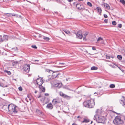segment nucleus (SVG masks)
Instances as JSON below:
<instances>
[{
	"label": "nucleus",
	"mask_w": 125,
	"mask_h": 125,
	"mask_svg": "<svg viewBox=\"0 0 125 125\" xmlns=\"http://www.w3.org/2000/svg\"><path fill=\"white\" fill-rule=\"evenodd\" d=\"M46 72H48L50 74H52V76L48 75L44 78V80L47 82L49 81L52 80L53 79L58 78L59 77L58 75L60 74L58 72V71H53L51 70L47 69L46 70Z\"/></svg>",
	"instance_id": "1"
},
{
	"label": "nucleus",
	"mask_w": 125,
	"mask_h": 125,
	"mask_svg": "<svg viewBox=\"0 0 125 125\" xmlns=\"http://www.w3.org/2000/svg\"><path fill=\"white\" fill-rule=\"evenodd\" d=\"M99 109H97L96 111V114L93 118L94 120H96L98 123H101L103 124L105 123L106 120V118L103 116H99V115L101 114V113L100 112Z\"/></svg>",
	"instance_id": "2"
},
{
	"label": "nucleus",
	"mask_w": 125,
	"mask_h": 125,
	"mask_svg": "<svg viewBox=\"0 0 125 125\" xmlns=\"http://www.w3.org/2000/svg\"><path fill=\"white\" fill-rule=\"evenodd\" d=\"M95 99L91 98L90 100L85 101L83 103V105L85 107L92 108L95 105Z\"/></svg>",
	"instance_id": "3"
},
{
	"label": "nucleus",
	"mask_w": 125,
	"mask_h": 125,
	"mask_svg": "<svg viewBox=\"0 0 125 125\" xmlns=\"http://www.w3.org/2000/svg\"><path fill=\"white\" fill-rule=\"evenodd\" d=\"M7 107L11 115L12 116L15 115L16 113V106L13 104H11L9 105L8 106L6 105H4L3 107Z\"/></svg>",
	"instance_id": "4"
},
{
	"label": "nucleus",
	"mask_w": 125,
	"mask_h": 125,
	"mask_svg": "<svg viewBox=\"0 0 125 125\" xmlns=\"http://www.w3.org/2000/svg\"><path fill=\"white\" fill-rule=\"evenodd\" d=\"M88 34V32H84L83 33L82 35L81 31H78L77 33H76V34L77 38L81 39L83 37V40L86 41V37Z\"/></svg>",
	"instance_id": "5"
},
{
	"label": "nucleus",
	"mask_w": 125,
	"mask_h": 125,
	"mask_svg": "<svg viewBox=\"0 0 125 125\" xmlns=\"http://www.w3.org/2000/svg\"><path fill=\"white\" fill-rule=\"evenodd\" d=\"M113 123L116 125H120L123 124L124 121L121 119L119 116L116 117L113 121Z\"/></svg>",
	"instance_id": "6"
},
{
	"label": "nucleus",
	"mask_w": 125,
	"mask_h": 125,
	"mask_svg": "<svg viewBox=\"0 0 125 125\" xmlns=\"http://www.w3.org/2000/svg\"><path fill=\"white\" fill-rule=\"evenodd\" d=\"M0 43L2 42L3 41H7L8 40V36L6 35H4L2 38L1 36H0Z\"/></svg>",
	"instance_id": "7"
},
{
	"label": "nucleus",
	"mask_w": 125,
	"mask_h": 125,
	"mask_svg": "<svg viewBox=\"0 0 125 125\" xmlns=\"http://www.w3.org/2000/svg\"><path fill=\"white\" fill-rule=\"evenodd\" d=\"M36 82L37 84L39 85V86L41 85L43 83V81L42 78L37 79Z\"/></svg>",
	"instance_id": "8"
},
{
	"label": "nucleus",
	"mask_w": 125,
	"mask_h": 125,
	"mask_svg": "<svg viewBox=\"0 0 125 125\" xmlns=\"http://www.w3.org/2000/svg\"><path fill=\"white\" fill-rule=\"evenodd\" d=\"M30 65L28 64H25L23 67V69L24 71L27 73H28L30 71Z\"/></svg>",
	"instance_id": "9"
},
{
	"label": "nucleus",
	"mask_w": 125,
	"mask_h": 125,
	"mask_svg": "<svg viewBox=\"0 0 125 125\" xmlns=\"http://www.w3.org/2000/svg\"><path fill=\"white\" fill-rule=\"evenodd\" d=\"M59 94L61 96L63 97L64 98L69 99L70 98V97L67 95L64 94L62 92H59Z\"/></svg>",
	"instance_id": "10"
},
{
	"label": "nucleus",
	"mask_w": 125,
	"mask_h": 125,
	"mask_svg": "<svg viewBox=\"0 0 125 125\" xmlns=\"http://www.w3.org/2000/svg\"><path fill=\"white\" fill-rule=\"evenodd\" d=\"M61 100L59 98H57L56 99H53L52 101V104L54 105H55L59 103L60 102Z\"/></svg>",
	"instance_id": "11"
},
{
	"label": "nucleus",
	"mask_w": 125,
	"mask_h": 125,
	"mask_svg": "<svg viewBox=\"0 0 125 125\" xmlns=\"http://www.w3.org/2000/svg\"><path fill=\"white\" fill-rule=\"evenodd\" d=\"M54 86L58 88H60L62 86V83L60 82L56 83L54 84Z\"/></svg>",
	"instance_id": "12"
},
{
	"label": "nucleus",
	"mask_w": 125,
	"mask_h": 125,
	"mask_svg": "<svg viewBox=\"0 0 125 125\" xmlns=\"http://www.w3.org/2000/svg\"><path fill=\"white\" fill-rule=\"evenodd\" d=\"M53 107V106L52 104L51 103L48 104L46 107V108L49 109H52Z\"/></svg>",
	"instance_id": "13"
},
{
	"label": "nucleus",
	"mask_w": 125,
	"mask_h": 125,
	"mask_svg": "<svg viewBox=\"0 0 125 125\" xmlns=\"http://www.w3.org/2000/svg\"><path fill=\"white\" fill-rule=\"evenodd\" d=\"M123 99L120 100V102L122 105L124 106L125 105V97L123 96Z\"/></svg>",
	"instance_id": "14"
},
{
	"label": "nucleus",
	"mask_w": 125,
	"mask_h": 125,
	"mask_svg": "<svg viewBox=\"0 0 125 125\" xmlns=\"http://www.w3.org/2000/svg\"><path fill=\"white\" fill-rule=\"evenodd\" d=\"M82 5H81L80 4L78 3L76 5V7L79 9L81 10L83 9V8H82V6H83Z\"/></svg>",
	"instance_id": "15"
},
{
	"label": "nucleus",
	"mask_w": 125,
	"mask_h": 125,
	"mask_svg": "<svg viewBox=\"0 0 125 125\" xmlns=\"http://www.w3.org/2000/svg\"><path fill=\"white\" fill-rule=\"evenodd\" d=\"M39 87L40 90L41 91L43 92H45V89L44 87H43L42 85L39 86Z\"/></svg>",
	"instance_id": "16"
},
{
	"label": "nucleus",
	"mask_w": 125,
	"mask_h": 125,
	"mask_svg": "<svg viewBox=\"0 0 125 125\" xmlns=\"http://www.w3.org/2000/svg\"><path fill=\"white\" fill-rule=\"evenodd\" d=\"M104 6L105 7V8L108 10H109L110 9V7L109 5L106 3H104L103 4Z\"/></svg>",
	"instance_id": "17"
},
{
	"label": "nucleus",
	"mask_w": 125,
	"mask_h": 125,
	"mask_svg": "<svg viewBox=\"0 0 125 125\" xmlns=\"http://www.w3.org/2000/svg\"><path fill=\"white\" fill-rule=\"evenodd\" d=\"M89 121V120L88 118H84L83 121H82V123H88Z\"/></svg>",
	"instance_id": "18"
},
{
	"label": "nucleus",
	"mask_w": 125,
	"mask_h": 125,
	"mask_svg": "<svg viewBox=\"0 0 125 125\" xmlns=\"http://www.w3.org/2000/svg\"><path fill=\"white\" fill-rule=\"evenodd\" d=\"M42 38H43L46 41H48L49 40V37L44 36H42Z\"/></svg>",
	"instance_id": "19"
},
{
	"label": "nucleus",
	"mask_w": 125,
	"mask_h": 125,
	"mask_svg": "<svg viewBox=\"0 0 125 125\" xmlns=\"http://www.w3.org/2000/svg\"><path fill=\"white\" fill-rule=\"evenodd\" d=\"M97 10L98 12L100 14L101 13V10L100 8L99 7H97Z\"/></svg>",
	"instance_id": "20"
},
{
	"label": "nucleus",
	"mask_w": 125,
	"mask_h": 125,
	"mask_svg": "<svg viewBox=\"0 0 125 125\" xmlns=\"http://www.w3.org/2000/svg\"><path fill=\"white\" fill-rule=\"evenodd\" d=\"M36 112L39 115L42 114L43 113L39 110L37 109L36 110Z\"/></svg>",
	"instance_id": "21"
},
{
	"label": "nucleus",
	"mask_w": 125,
	"mask_h": 125,
	"mask_svg": "<svg viewBox=\"0 0 125 125\" xmlns=\"http://www.w3.org/2000/svg\"><path fill=\"white\" fill-rule=\"evenodd\" d=\"M98 69L97 67L95 66H93L91 68V70H96Z\"/></svg>",
	"instance_id": "22"
},
{
	"label": "nucleus",
	"mask_w": 125,
	"mask_h": 125,
	"mask_svg": "<svg viewBox=\"0 0 125 125\" xmlns=\"http://www.w3.org/2000/svg\"><path fill=\"white\" fill-rule=\"evenodd\" d=\"M117 58L120 60H121L122 59V56L120 55H118L117 56Z\"/></svg>",
	"instance_id": "23"
},
{
	"label": "nucleus",
	"mask_w": 125,
	"mask_h": 125,
	"mask_svg": "<svg viewBox=\"0 0 125 125\" xmlns=\"http://www.w3.org/2000/svg\"><path fill=\"white\" fill-rule=\"evenodd\" d=\"M63 31L66 34H70V32L67 30H64Z\"/></svg>",
	"instance_id": "24"
},
{
	"label": "nucleus",
	"mask_w": 125,
	"mask_h": 125,
	"mask_svg": "<svg viewBox=\"0 0 125 125\" xmlns=\"http://www.w3.org/2000/svg\"><path fill=\"white\" fill-rule=\"evenodd\" d=\"M120 2L124 5L125 4V1L124 0H120Z\"/></svg>",
	"instance_id": "25"
},
{
	"label": "nucleus",
	"mask_w": 125,
	"mask_h": 125,
	"mask_svg": "<svg viewBox=\"0 0 125 125\" xmlns=\"http://www.w3.org/2000/svg\"><path fill=\"white\" fill-rule=\"evenodd\" d=\"M103 41V39L101 37H99L97 39V41Z\"/></svg>",
	"instance_id": "26"
},
{
	"label": "nucleus",
	"mask_w": 125,
	"mask_h": 125,
	"mask_svg": "<svg viewBox=\"0 0 125 125\" xmlns=\"http://www.w3.org/2000/svg\"><path fill=\"white\" fill-rule=\"evenodd\" d=\"M115 87V85L114 84H111L110 85V87L111 88H113Z\"/></svg>",
	"instance_id": "27"
},
{
	"label": "nucleus",
	"mask_w": 125,
	"mask_h": 125,
	"mask_svg": "<svg viewBox=\"0 0 125 125\" xmlns=\"http://www.w3.org/2000/svg\"><path fill=\"white\" fill-rule=\"evenodd\" d=\"M87 5L90 7H92V4L89 2H88L87 3Z\"/></svg>",
	"instance_id": "28"
},
{
	"label": "nucleus",
	"mask_w": 125,
	"mask_h": 125,
	"mask_svg": "<svg viewBox=\"0 0 125 125\" xmlns=\"http://www.w3.org/2000/svg\"><path fill=\"white\" fill-rule=\"evenodd\" d=\"M5 72L7 73L8 75H10L11 74V72L5 70Z\"/></svg>",
	"instance_id": "29"
},
{
	"label": "nucleus",
	"mask_w": 125,
	"mask_h": 125,
	"mask_svg": "<svg viewBox=\"0 0 125 125\" xmlns=\"http://www.w3.org/2000/svg\"><path fill=\"white\" fill-rule=\"evenodd\" d=\"M112 24L114 25H116V24L115 21H113L112 22Z\"/></svg>",
	"instance_id": "30"
},
{
	"label": "nucleus",
	"mask_w": 125,
	"mask_h": 125,
	"mask_svg": "<svg viewBox=\"0 0 125 125\" xmlns=\"http://www.w3.org/2000/svg\"><path fill=\"white\" fill-rule=\"evenodd\" d=\"M42 36H43L42 35H41L40 34H38L37 35V37H39V38H41V37L42 38Z\"/></svg>",
	"instance_id": "31"
},
{
	"label": "nucleus",
	"mask_w": 125,
	"mask_h": 125,
	"mask_svg": "<svg viewBox=\"0 0 125 125\" xmlns=\"http://www.w3.org/2000/svg\"><path fill=\"white\" fill-rule=\"evenodd\" d=\"M31 47L34 49H36L37 48V47L35 45H32L31 46Z\"/></svg>",
	"instance_id": "32"
},
{
	"label": "nucleus",
	"mask_w": 125,
	"mask_h": 125,
	"mask_svg": "<svg viewBox=\"0 0 125 125\" xmlns=\"http://www.w3.org/2000/svg\"><path fill=\"white\" fill-rule=\"evenodd\" d=\"M18 89L20 91H22V88L21 86H20L19 87Z\"/></svg>",
	"instance_id": "33"
},
{
	"label": "nucleus",
	"mask_w": 125,
	"mask_h": 125,
	"mask_svg": "<svg viewBox=\"0 0 125 125\" xmlns=\"http://www.w3.org/2000/svg\"><path fill=\"white\" fill-rule=\"evenodd\" d=\"M106 58L107 59H110V56L106 55Z\"/></svg>",
	"instance_id": "34"
},
{
	"label": "nucleus",
	"mask_w": 125,
	"mask_h": 125,
	"mask_svg": "<svg viewBox=\"0 0 125 125\" xmlns=\"http://www.w3.org/2000/svg\"><path fill=\"white\" fill-rule=\"evenodd\" d=\"M16 17H19L20 18H21V19H22V17L20 15H17L16 14Z\"/></svg>",
	"instance_id": "35"
},
{
	"label": "nucleus",
	"mask_w": 125,
	"mask_h": 125,
	"mask_svg": "<svg viewBox=\"0 0 125 125\" xmlns=\"http://www.w3.org/2000/svg\"><path fill=\"white\" fill-rule=\"evenodd\" d=\"M0 85L2 87H5V86H4V84L3 83H0Z\"/></svg>",
	"instance_id": "36"
},
{
	"label": "nucleus",
	"mask_w": 125,
	"mask_h": 125,
	"mask_svg": "<svg viewBox=\"0 0 125 125\" xmlns=\"http://www.w3.org/2000/svg\"><path fill=\"white\" fill-rule=\"evenodd\" d=\"M118 27L121 28L122 27V24H119L118 25Z\"/></svg>",
	"instance_id": "37"
},
{
	"label": "nucleus",
	"mask_w": 125,
	"mask_h": 125,
	"mask_svg": "<svg viewBox=\"0 0 125 125\" xmlns=\"http://www.w3.org/2000/svg\"><path fill=\"white\" fill-rule=\"evenodd\" d=\"M108 21L107 19H105L104 20V22L105 23H107L108 22Z\"/></svg>",
	"instance_id": "38"
},
{
	"label": "nucleus",
	"mask_w": 125,
	"mask_h": 125,
	"mask_svg": "<svg viewBox=\"0 0 125 125\" xmlns=\"http://www.w3.org/2000/svg\"><path fill=\"white\" fill-rule=\"evenodd\" d=\"M104 16L105 18H107L108 17V16L106 14H104Z\"/></svg>",
	"instance_id": "39"
},
{
	"label": "nucleus",
	"mask_w": 125,
	"mask_h": 125,
	"mask_svg": "<svg viewBox=\"0 0 125 125\" xmlns=\"http://www.w3.org/2000/svg\"><path fill=\"white\" fill-rule=\"evenodd\" d=\"M9 15L10 17H11V16H13V15L14 16H15V14H14V15H13L12 14H9Z\"/></svg>",
	"instance_id": "40"
},
{
	"label": "nucleus",
	"mask_w": 125,
	"mask_h": 125,
	"mask_svg": "<svg viewBox=\"0 0 125 125\" xmlns=\"http://www.w3.org/2000/svg\"><path fill=\"white\" fill-rule=\"evenodd\" d=\"M92 49L93 50H96V48H95V47H92Z\"/></svg>",
	"instance_id": "41"
},
{
	"label": "nucleus",
	"mask_w": 125,
	"mask_h": 125,
	"mask_svg": "<svg viewBox=\"0 0 125 125\" xmlns=\"http://www.w3.org/2000/svg\"><path fill=\"white\" fill-rule=\"evenodd\" d=\"M45 95L46 96H48L49 95V94L47 93L45 94Z\"/></svg>",
	"instance_id": "42"
},
{
	"label": "nucleus",
	"mask_w": 125,
	"mask_h": 125,
	"mask_svg": "<svg viewBox=\"0 0 125 125\" xmlns=\"http://www.w3.org/2000/svg\"><path fill=\"white\" fill-rule=\"evenodd\" d=\"M59 64H62V65H64L65 63H60Z\"/></svg>",
	"instance_id": "43"
},
{
	"label": "nucleus",
	"mask_w": 125,
	"mask_h": 125,
	"mask_svg": "<svg viewBox=\"0 0 125 125\" xmlns=\"http://www.w3.org/2000/svg\"><path fill=\"white\" fill-rule=\"evenodd\" d=\"M72 125H78L77 124L75 123H74L72 124Z\"/></svg>",
	"instance_id": "44"
},
{
	"label": "nucleus",
	"mask_w": 125,
	"mask_h": 125,
	"mask_svg": "<svg viewBox=\"0 0 125 125\" xmlns=\"http://www.w3.org/2000/svg\"><path fill=\"white\" fill-rule=\"evenodd\" d=\"M27 97H28V98H29V100H31V99L30 97V96H29L28 95H27Z\"/></svg>",
	"instance_id": "45"
},
{
	"label": "nucleus",
	"mask_w": 125,
	"mask_h": 125,
	"mask_svg": "<svg viewBox=\"0 0 125 125\" xmlns=\"http://www.w3.org/2000/svg\"><path fill=\"white\" fill-rule=\"evenodd\" d=\"M67 1L69 2H70L71 1H73V0H67Z\"/></svg>",
	"instance_id": "46"
},
{
	"label": "nucleus",
	"mask_w": 125,
	"mask_h": 125,
	"mask_svg": "<svg viewBox=\"0 0 125 125\" xmlns=\"http://www.w3.org/2000/svg\"><path fill=\"white\" fill-rule=\"evenodd\" d=\"M41 97V96L40 95H39L38 97V98H39L40 97Z\"/></svg>",
	"instance_id": "47"
},
{
	"label": "nucleus",
	"mask_w": 125,
	"mask_h": 125,
	"mask_svg": "<svg viewBox=\"0 0 125 125\" xmlns=\"http://www.w3.org/2000/svg\"><path fill=\"white\" fill-rule=\"evenodd\" d=\"M16 62V65H17V64L18 63H19L18 61H17Z\"/></svg>",
	"instance_id": "48"
},
{
	"label": "nucleus",
	"mask_w": 125,
	"mask_h": 125,
	"mask_svg": "<svg viewBox=\"0 0 125 125\" xmlns=\"http://www.w3.org/2000/svg\"><path fill=\"white\" fill-rule=\"evenodd\" d=\"M56 0L58 2H60V0Z\"/></svg>",
	"instance_id": "49"
},
{
	"label": "nucleus",
	"mask_w": 125,
	"mask_h": 125,
	"mask_svg": "<svg viewBox=\"0 0 125 125\" xmlns=\"http://www.w3.org/2000/svg\"><path fill=\"white\" fill-rule=\"evenodd\" d=\"M79 1H83L84 0H78Z\"/></svg>",
	"instance_id": "50"
},
{
	"label": "nucleus",
	"mask_w": 125,
	"mask_h": 125,
	"mask_svg": "<svg viewBox=\"0 0 125 125\" xmlns=\"http://www.w3.org/2000/svg\"><path fill=\"white\" fill-rule=\"evenodd\" d=\"M34 37H35V38H36L37 37V36H36V35H34Z\"/></svg>",
	"instance_id": "51"
},
{
	"label": "nucleus",
	"mask_w": 125,
	"mask_h": 125,
	"mask_svg": "<svg viewBox=\"0 0 125 125\" xmlns=\"http://www.w3.org/2000/svg\"><path fill=\"white\" fill-rule=\"evenodd\" d=\"M77 117V118H81V117L79 116H78Z\"/></svg>",
	"instance_id": "52"
},
{
	"label": "nucleus",
	"mask_w": 125,
	"mask_h": 125,
	"mask_svg": "<svg viewBox=\"0 0 125 125\" xmlns=\"http://www.w3.org/2000/svg\"><path fill=\"white\" fill-rule=\"evenodd\" d=\"M69 79V78H68V79H67V78H66V81H68V79Z\"/></svg>",
	"instance_id": "53"
},
{
	"label": "nucleus",
	"mask_w": 125,
	"mask_h": 125,
	"mask_svg": "<svg viewBox=\"0 0 125 125\" xmlns=\"http://www.w3.org/2000/svg\"><path fill=\"white\" fill-rule=\"evenodd\" d=\"M35 60V61H39V60Z\"/></svg>",
	"instance_id": "54"
},
{
	"label": "nucleus",
	"mask_w": 125,
	"mask_h": 125,
	"mask_svg": "<svg viewBox=\"0 0 125 125\" xmlns=\"http://www.w3.org/2000/svg\"><path fill=\"white\" fill-rule=\"evenodd\" d=\"M37 91H35V93H37Z\"/></svg>",
	"instance_id": "55"
},
{
	"label": "nucleus",
	"mask_w": 125,
	"mask_h": 125,
	"mask_svg": "<svg viewBox=\"0 0 125 125\" xmlns=\"http://www.w3.org/2000/svg\"><path fill=\"white\" fill-rule=\"evenodd\" d=\"M111 57L112 58H114V57H113V56H111Z\"/></svg>",
	"instance_id": "56"
},
{
	"label": "nucleus",
	"mask_w": 125,
	"mask_h": 125,
	"mask_svg": "<svg viewBox=\"0 0 125 125\" xmlns=\"http://www.w3.org/2000/svg\"><path fill=\"white\" fill-rule=\"evenodd\" d=\"M92 121H91V124L92 123Z\"/></svg>",
	"instance_id": "57"
},
{
	"label": "nucleus",
	"mask_w": 125,
	"mask_h": 125,
	"mask_svg": "<svg viewBox=\"0 0 125 125\" xmlns=\"http://www.w3.org/2000/svg\"><path fill=\"white\" fill-rule=\"evenodd\" d=\"M103 1H104L105 0H102Z\"/></svg>",
	"instance_id": "58"
},
{
	"label": "nucleus",
	"mask_w": 125,
	"mask_h": 125,
	"mask_svg": "<svg viewBox=\"0 0 125 125\" xmlns=\"http://www.w3.org/2000/svg\"><path fill=\"white\" fill-rule=\"evenodd\" d=\"M101 43H102V44H103V42H101Z\"/></svg>",
	"instance_id": "59"
},
{
	"label": "nucleus",
	"mask_w": 125,
	"mask_h": 125,
	"mask_svg": "<svg viewBox=\"0 0 125 125\" xmlns=\"http://www.w3.org/2000/svg\"><path fill=\"white\" fill-rule=\"evenodd\" d=\"M97 94V93L96 92H95L94 93V94Z\"/></svg>",
	"instance_id": "60"
},
{
	"label": "nucleus",
	"mask_w": 125,
	"mask_h": 125,
	"mask_svg": "<svg viewBox=\"0 0 125 125\" xmlns=\"http://www.w3.org/2000/svg\"><path fill=\"white\" fill-rule=\"evenodd\" d=\"M62 33L64 34V33L63 32H62Z\"/></svg>",
	"instance_id": "61"
},
{
	"label": "nucleus",
	"mask_w": 125,
	"mask_h": 125,
	"mask_svg": "<svg viewBox=\"0 0 125 125\" xmlns=\"http://www.w3.org/2000/svg\"><path fill=\"white\" fill-rule=\"evenodd\" d=\"M16 50H17V49H17V47H16Z\"/></svg>",
	"instance_id": "62"
},
{
	"label": "nucleus",
	"mask_w": 125,
	"mask_h": 125,
	"mask_svg": "<svg viewBox=\"0 0 125 125\" xmlns=\"http://www.w3.org/2000/svg\"><path fill=\"white\" fill-rule=\"evenodd\" d=\"M17 111H16V113H17Z\"/></svg>",
	"instance_id": "63"
},
{
	"label": "nucleus",
	"mask_w": 125,
	"mask_h": 125,
	"mask_svg": "<svg viewBox=\"0 0 125 125\" xmlns=\"http://www.w3.org/2000/svg\"><path fill=\"white\" fill-rule=\"evenodd\" d=\"M0 39H1V38H0Z\"/></svg>",
	"instance_id": "64"
}]
</instances>
